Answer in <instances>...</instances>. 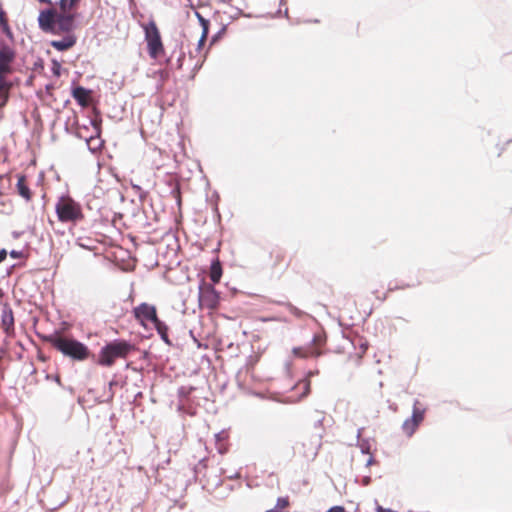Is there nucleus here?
<instances>
[{"instance_id": "f257e3e1", "label": "nucleus", "mask_w": 512, "mask_h": 512, "mask_svg": "<svg viewBox=\"0 0 512 512\" xmlns=\"http://www.w3.org/2000/svg\"><path fill=\"white\" fill-rule=\"evenodd\" d=\"M80 0H60L58 12L54 7L41 10L38 15L39 28L45 33L59 34L74 30L76 9Z\"/></svg>"}, {"instance_id": "f03ea898", "label": "nucleus", "mask_w": 512, "mask_h": 512, "mask_svg": "<svg viewBox=\"0 0 512 512\" xmlns=\"http://www.w3.org/2000/svg\"><path fill=\"white\" fill-rule=\"evenodd\" d=\"M44 340L64 356L75 361H84L90 356V350L85 344L59 332L45 336Z\"/></svg>"}, {"instance_id": "7ed1b4c3", "label": "nucleus", "mask_w": 512, "mask_h": 512, "mask_svg": "<svg viewBox=\"0 0 512 512\" xmlns=\"http://www.w3.org/2000/svg\"><path fill=\"white\" fill-rule=\"evenodd\" d=\"M55 212L58 220L65 224L77 225L85 218L81 204L69 195L58 198Z\"/></svg>"}, {"instance_id": "20e7f679", "label": "nucleus", "mask_w": 512, "mask_h": 512, "mask_svg": "<svg viewBox=\"0 0 512 512\" xmlns=\"http://www.w3.org/2000/svg\"><path fill=\"white\" fill-rule=\"evenodd\" d=\"M134 350V345L126 340H114L101 348L97 364L111 367L117 359H125Z\"/></svg>"}, {"instance_id": "39448f33", "label": "nucleus", "mask_w": 512, "mask_h": 512, "mask_svg": "<svg viewBox=\"0 0 512 512\" xmlns=\"http://www.w3.org/2000/svg\"><path fill=\"white\" fill-rule=\"evenodd\" d=\"M147 52L151 59L158 60L165 55V48L160 30L154 20L142 25Z\"/></svg>"}, {"instance_id": "423d86ee", "label": "nucleus", "mask_w": 512, "mask_h": 512, "mask_svg": "<svg viewBox=\"0 0 512 512\" xmlns=\"http://www.w3.org/2000/svg\"><path fill=\"white\" fill-rule=\"evenodd\" d=\"M16 57L15 50L5 42L0 43V83L4 91V99L0 105H4L7 101V90L6 77L12 72V63Z\"/></svg>"}, {"instance_id": "0eeeda50", "label": "nucleus", "mask_w": 512, "mask_h": 512, "mask_svg": "<svg viewBox=\"0 0 512 512\" xmlns=\"http://www.w3.org/2000/svg\"><path fill=\"white\" fill-rule=\"evenodd\" d=\"M198 300L200 308L215 310L219 306L220 296L212 284L202 281L199 285Z\"/></svg>"}, {"instance_id": "6e6552de", "label": "nucleus", "mask_w": 512, "mask_h": 512, "mask_svg": "<svg viewBox=\"0 0 512 512\" xmlns=\"http://www.w3.org/2000/svg\"><path fill=\"white\" fill-rule=\"evenodd\" d=\"M326 341L327 338L325 333H316L313 336L311 343L306 346L294 348L293 353L295 356L301 358L318 357L322 354V348L325 346Z\"/></svg>"}, {"instance_id": "1a4fd4ad", "label": "nucleus", "mask_w": 512, "mask_h": 512, "mask_svg": "<svg viewBox=\"0 0 512 512\" xmlns=\"http://www.w3.org/2000/svg\"><path fill=\"white\" fill-rule=\"evenodd\" d=\"M135 319L142 325L146 326V322L156 323L159 318L157 316V310L154 305L148 303H141L133 309Z\"/></svg>"}, {"instance_id": "9d476101", "label": "nucleus", "mask_w": 512, "mask_h": 512, "mask_svg": "<svg viewBox=\"0 0 512 512\" xmlns=\"http://www.w3.org/2000/svg\"><path fill=\"white\" fill-rule=\"evenodd\" d=\"M292 258L281 248H275L270 252V267L273 270L286 269Z\"/></svg>"}, {"instance_id": "9b49d317", "label": "nucleus", "mask_w": 512, "mask_h": 512, "mask_svg": "<svg viewBox=\"0 0 512 512\" xmlns=\"http://www.w3.org/2000/svg\"><path fill=\"white\" fill-rule=\"evenodd\" d=\"M60 34H64V37L60 40H52L50 45L58 50V51H66L72 48L77 41L76 36L73 34V30H69L67 32H61Z\"/></svg>"}, {"instance_id": "f8f14e48", "label": "nucleus", "mask_w": 512, "mask_h": 512, "mask_svg": "<svg viewBox=\"0 0 512 512\" xmlns=\"http://www.w3.org/2000/svg\"><path fill=\"white\" fill-rule=\"evenodd\" d=\"M91 92L82 86H78L72 90V96L77 103L82 107H87L90 104Z\"/></svg>"}, {"instance_id": "ddd939ff", "label": "nucleus", "mask_w": 512, "mask_h": 512, "mask_svg": "<svg viewBox=\"0 0 512 512\" xmlns=\"http://www.w3.org/2000/svg\"><path fill=\"white\" fill-rule=\"evenodd\" d=\"M17 192L18 194L24 198L26 201H30L32 199V192L28 186L27 178L25 175L17 176Z\"/></svg>"}, {"instance_id": "4468645a", "label": "nucleus", "mask_w": 512, "mask_h": 512, "mask_svg": "<svg viewBox=\"0 0 512 512\" xmlns=\"http://www.w3.org/2000/svg\"><path fill=\"white\" fill-rule=\"evenodd\" d=\"M223 274L222 265L218 258H216L210 266L209 277L214 284L220 282Z\"/></svg>"}, {"instance_id": "2eb2a0df", "label": "nucleus", "mask_w": 512, "mask_h": 512, "mask_svg": "<svg viewBox=\"0 0 512 512\" xmlns=\"http://www.w3.org/2000/svg\"><path fill=\"white\" fill-rule=\"evenodd\" d=\"M2 326L7 334L14 329V316L11 309H4L2 313Z\"/></svg>"}, {"instance_id": "dca6fc26", "label": "nucleus", "mask_w": 512, "mask_h": 512, "mask_svg": "<svg viewBox=\"0 0 512 512\" xmlns=\"http://www.w3.org/2000/svg\"><path fill=\"white\" fill-rule=\"evenodd\" d=\"M195 15L197 16V18L199 19L200 21V24L202 26V35L198 41V47L201 48L206 39H207V36H208V33H209V21L207 19H205L199 12H195Z\"/></svg>"}, {"instance_id": "f3484780", "label": "nucleus", "mask_w": 512, "mask_h": 512, "mask_svg": "<svg viewBox=\"0 0 512 512\" xmlns=\"http://www.w3.org/2000/svg\"><path fill=\"white\" fill-rule=\"evenodd\" d=\"M424 414L425 408L421 405V403L418 400H416L414 402L413 412L410 418L420 425L421 422L424 420Z\"/></svg>"}, {"instance_id": "a211bd4d", "label": "nucleus", "mask_w": 512, "mask_h": 512, "mask_svg": "<svg viewBox=\"0 0 512 512\" xmlns=\"http://www.w3.org/2000/svg\"><path fill=\"white\" fill-rule=\"evenodd\" d=\"M290 507L289 497H280L277 499V503L274 508L267 510L266 512H288Z\"/></svg>"}, {"instance_id": "6ab92c4d", "label": "nucleus", "mask_w": 512, "mask_h": 512, "mask_svg": "<svg viewBox=\"0 0 512 512\" xmlns=\"http://www.w3.org/2000/svg\"><path fill=\"white\" fill-rule=\"evenodd\" d=\"M155 329L157 330L158 334L160 335L161 339L166 344H171V341L168 337V326L163 323L162 321L158 320L156 323L153 324Z\"/></svg>"}, {"instance_id": "aec40b11", "label": "nucleus", "mask_w": 512, "mask_h": 512, "mask_svg": "<svg viewBox=\"0 0 512 512\" xmlns=\"http://www.w3.org/2000/svg\"><path fill=\"white\" fill-rule=\"evenodd\" d=\"M321 439L322 434L319 433L313 443H311L310 449L308 453H304L303 456L306 458L314 459L316 455L318 454V451L321 447Z\"/></svg>"}, {"instance_id": "412c9836", "label": "nucleus", "mask_w": 512, "mask_h": 512, "mask_svg": "<svg viewBox=\"0 0 512 512\" xmlns=\"http://www.w3.org/2000/svg\"><path fill=\"white\" fill-rule=\"evenodd\" d=\"M200 481L202 483L203 489H205L208 492H211L220 483V479L217 475H214V482L210 481L209 475L207 474H204Z\"/></svg>"}, {"instance_id": "4be33fe9", "label": "nucleus", "mask_w": 512, "mask_h": 512, "mask_svg": "<svg viewBox=\"0 0 512 512\" xmlns=\"http://www.w3.org/2000/svg\"><path fill=\"white\" fill-rule=\"evenodd\" d=\"M419 424H417L414 420L411 418H408L404 421L402 425V430L404 434L408 437H411L415 431L418 429Z\"/></svg>"}, {"instance_id": "5701e85b", "label": "nucleus", "mask_w": 512, "mask_h": 512, "mask_svg": "<svg viewBox=\"0 0 512 512\" xmlns=\"http://www.w3.org/2000/svg\"><path fill=\"white\" fill-rule=\"evenodd\" d=\"M311 382L310 379L305 378L300 380L296 385L295 389L301 392V397H306L310 393Z\"/></svg>"}, {"instance_id": "b1692460", "label": "nucleus", "mask_w": 512, "mask_h": 512, "mask_svg": "<svg viewBox=\"0 0 512 512\" xmlns=\"http://www.w3.org/2000/svg\"><path fill=\"white\" fill-rule=\"evenodd\" d=\"M0 26L2 31L7 36H12V32L8 23V17L6 15V12L0 7Z\"/></svg>"}, {"instance_id": "393cba45", "label": "nucleus", "mask_w": 512, "mask_h": 512, "mask_svg": "<svg viewBox=\"0 0 512 512\" xmlns=\"http://www.w3.org/2000/svg\"><path fill=\"white\" fill-rule=\"evenodd\" d=\"M52 63V67H51V70H52V73L55 77H60L61 76V73H62V65L59 61L53 59L51 61Z\"/></svg>"}, {"instance_id": "a878e982", "label": "nucleus", "mask_w": 512, "mask_h": 512, "mask_svg": "<svg viewBox=\"0 0 512 512\" xmlns=\"http://www.w3.org/2000/svg\"><path fill=\"white\" fill-rule=\"evenodd\" d=\"M327 512H345L342 506H334L330 508Z\"/></svg>"}, {"instance_id": "bb28decb", "label": "nucleus", "mask_w": 512, "mask_h": 512, "mask_svg": "<svg viewBox=\"0 0 512 512\" xmlns=\"http://www.w3.org/2000/svg\"><path fill=\"white\" fill-rule=\"evenodd\" d=\"M7 257V251L5 249L0 250V263H2Z\"/></svg>"}, {"instance_id": "cd10ccee", "label": "nucleus", "mask_w": 512, "mask_h": 512, "mask_svg": "<svg viewBox=\"0 0 512 512\" xmlns=\"http://www.w3.org/2000/svg\"><path fill=\"white\" fill-rule=\"evenodd\" d=\"M294 315H296L297 317H301L302 316V311H300L298 308L296 307H292L291 310H290Z\"/></svg>"}, {"instance_id": "c85d7f7f", "label": "nucleus", "mask_w": 512, "mask_h": 512, "mask_svg": "<svg viewBox=\"0 0 512 512\" xmlns=\"http://www.w3.org/2000/svg\"><path fill=\"white\" fill-rule=\"evenodd\" d=\"M376 512H396L391 509L383 508L382 506H377Z\"/></svg>"}, {"instance_id": "c756f323", "label": "nucleus", "mask_w": 512, "mask_h": 512, "mask_svg": "<svg viewBox=\"0 0 512 512\" xmlns=\"http://www.w3.org/2000/svg\"><path fill=\"white\" fill-rule=\"evenodd\" d=\"M10 256L14 259H17V258L21 257V252L13 250L10 252Z\"/></svg>"}, {"instance_id": "7c9ffc66", "label": "nucleus", "mask_w": 512, "mask_h": 512, "mask_svg": "<svg viewBox=\"0 0 512 512\" xmlns=\"http://www.w3.org/2000/svg\"><path fill=\"white\" fill-rule=\"evenodd\" d=\"M40 3H44V4H47L49 5L50 7H53V4L51 2V0H38Z\"/></svg>"}, {"instance_id": "2f4dec72", "label": "nucleus", "mask_w": 512, "mask_h": 512, "mask_svg": "<svg viewBox=\"0 0 512 512\" xmlns=\"http://www.w3.org/2000/svg\"><path fill=\"white\" fill-rule=\"evenodd\" d=\"M317 373H318V372H312V371H310V372L308 373V375H307V377H306V378L310 379V377H311V376H313V375H315V374H317Z\"/></svg>"}]
</instances>
